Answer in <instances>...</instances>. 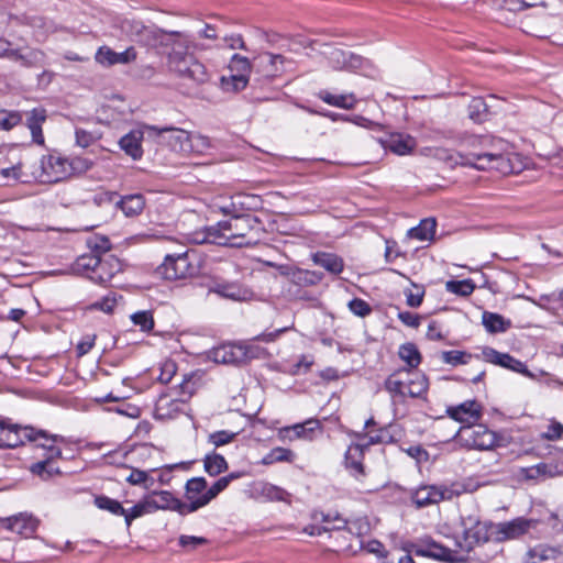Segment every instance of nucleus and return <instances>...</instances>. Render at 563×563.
Wrapping results in <instances>:
<instances>
[{"label":"nucleus","instance_id":"14","mask_svg":"<svg viewBox=\"0 0 563 563\" xmlns=\"http://www.w3.org/2000/svg\"><path fill=\"white\" fill-rule=\"evenodd\" d=\"M68 158L59 154H48L42 157L41 168L43 181L58 183L69 177Z\"/></svg>","mask_w":563,"mask_h":563},{"label":"nucleus","instance_id":"28","mask_svg":"<svg viewBox=\"0 0 563 563\" xmlns=\"http://www.w3.org/2000/svg\"><path fill=\"white\" fill-rule=\"evenodd\" d=\"M136 59V52L134 47H129L124 52L117 53L108 46L100 47L96 53L97 63L103 66H111L115 64H129Z\"/></svg>","mask_w":563,"mask_h":563},{"label":"nucleus","instance_id":"11","mask_svg":"<svg viewBox=\"0 0 563 563\" xmlns=\"http://www.w3.org/2000/svg\"><path fill=\"white\" fill-rule=\"evenodd\" d=\"M99 202L114 203L115 208L120 209L125 217L133 218L139 216L145 207V198L141 194H132L123 197L114 191H107L97 198Z\"/></svg>","mask_w":563,"mask_h":563},{"label":"nucleus","instance_id":"56","mask_svg":"<svg viewBox=\"0 0 563 563\" xmlns=\"http://www.w3.org/2000/svg\"><path fill=\"white\" fill-rule=\"evenodd\" d=\"M22 113L20 111L0 110V130L10 131L22 122Z\"/></svg>","mask_w":563,"mask_h":563},{"label":"nucleus","instance_id":"10","mask_svg":"<svg viewBox=\"0 0 563 563\" xmlns=\"http://www.w3.org/2000/svg\"><path fill=\"white\" fill-rule=\"evenodd\" d=\"M257 198L252 195L235 194L230 197H221L213 202L212 208L225 216L242 217L250 216L247 211L255 208Z\"/></svg>","mask_w":563,"mask_h":563},{"label":"nucleus","instance_id":"43","mask_svg":"<svg viewBox=\"0 0 563 563\" xmlns=\"http://www.w3.org/2000/svg\"><path fill=\"white\" fill-rule=\"evenodd\" d=\"M322 278L323 274L320 272L296 267L290 283L299 287H310L318 285Z\"/></svg>","mask_w":563,"mask_h":563},{"label":"nucleus","instance_id":"42","mask_svg":"<svg viewBox=\"0 0 563 563\" xmlns=\"http://www.w3.org/2000/svg\"><path fill=\"white\" fill-rule=\"evenodd\" d=\"M560 554L561 552L556 548L544 544H538L531 548L527 553L530 563L555 561Z\"/></svg>","mask_w":563,"mask_h":563},{"label":"nucleus","instance_id":"25","mask_svg":"<svg viewBox=\"0 0 563 563\" xmlns=\"http://www.w3.org/2000/svg\"><path fill=\"white\" fill-rule=\"evenodd\" d=\"M364 445L361 443L351 444L344 455V465L350 474L357 481L363 479L366 476L364 460Z\"/></svg>","mask_w":563,"mask_h":563},{"label":"nucleus","instance_id":"27","mask_svg":"<svg viewBox=\"0 0 563 563\" xmlns=\"http://www.w3.org/2000/svg\"><path fill=\"white\" fill-rule=\"evenodd\" d=\"M7 529L25 538L33 536L38 527V520L30 514L21 512L4 520Z\"/></svg>","mask_w":563,"mask_h":563},{"label":"nucleus","instance_id":"61","mask_svg":"<svg viewBox=\"0 0 563 563\" xmlns=\"http://www.w3.org/2000/svg\"><path fill=\"white\" fill-rule=\"evenodd\" d=\"M69 177L75 174H82L89 170L92 166V162L85 157H73L68 159Z\"/></svg>","mask_w":563,"mask_h":563},{"label":"nucleus","instance_id":"37","mask_svg":"<svg viewBox=\"0 0 563 563\" xmlns=\"http://www.w3.org/2000/svg\"><path fill=\"white\" fill-rule=\"evenodd\" d=\"M46 120V110L43 108H35L27 113L26 125L31 131L32 140L38 145L44 144V135L42 124Z\"/></svg>","mask_w":563,"mask_h":563},{"label":"nucleus","instance_id":"23","mask_svg":"<svg viewBox=\"0 0 563 563\" xmlns=\"http://www.w3.org/2000/svg\"><path fill=\"white\" fill-rule=\"evenodd\" d=\"M211 358L222 364H243L247 360V351L242 345L223 344L212 350Z\"/></svg>","mask_w":563,"mask_h":563},{"label":"nucleus","instance_id":"30","mask_svg":"<svg viewBox=\"0 0 563 563\" xmlns=\"http://www.w3.org/2000/svg\"><path fill=\"white\" fill-rule=\"evenodd\" d=\"M407 368H401L390 374L385 383V389L390 394L394 400L404 401L408 396Z\"/></svg>","mask_w":563,"mask_h":563},{"label":"nucleus","instance_id":"63","mask_svg":"<svg viewBox=\"0 0 563 563\" xmlns=\"http://www.w3.org/2000/svg\"><path fill=\"white\" fill-rule=\"evenodd\" d=\"M563 435V424L559 421L552 420L547 430L540 434L542 440L558 441Z\"/></svg>","mask_w":563,"mask_h":563},{"label":"nucleus","instance_id":"20","mask_svg":"<svg viewBox=\"0 0 563 563\" xmlns=\"http://www.w3.org/2000/svg\"><path fill=\"white\" fill-rule=\"evenodd\" d=\"M384 150H388L396 155H408L417 146L416 139L405 133H387L377 139Z\"/></svg>","mask_w":563,"mask_h":563},{"label":"nucleus","instance_id":"48","mask_svg":"<svg viewBox=\"0 0 563 563\" xmlns=\"http://www.w3.org/2000/svg\"><path fill=\"white\" fill-rule=\"evenodd\" d=\"M399 357L412 369L421 363V354L413 343H405L400 345L398 351Z\"/></svg>","mask_w":563,"mask_h":563},{"label":"nucleus","instance_id":"57","mask_svg":"<svg viewBox=\"0 0 563 563\" xmlns=\"http://www.w3.org/2000/svg\"><path fill=\"white\" fill-rule=\"evenodd\" d=\"M472 358V354L464 352V351H443L441 353V360L445 364H450L453 366L460 365V364H467L470 360Z\"/></svg>","mask_w":563,"mask_h":563},{"label":"nucleus","instance_id":"64","mask_svg":"<svg viewBox=\"0 0 563 563\" xmlns=\"http://www.w3.org/2000/svg\"><path fill=\"white\" fill-rule=\"evenodd\" d=\"M347 306L352 313L361 318H364L372 312L371 306L361 298L352 299Z\"/></svg>","mask_w":563,"mask_h":563},{"label":"nucleus","instance_id":"47","mask_svg":"<svg viewBox=\"0 0 563 563\" xmlns=\"http://www.w3.org/2000/svg\"><path fill=\"white\" fill-rule=\"evenodd\" d=\"M203 467L210 476H217L227 471L228 463L221 454L211 453L205 456Z\"/></svg>","mask_w":563,"mask_h":563},{"label":"nucleus","instance_id":"19","mask_svg":"<svg viewBox=\"0 0 563 563\" xmlns=\"http://www.w3.org/2000/svg\"><path fill=\"white\" fill-rule=\"evenodd\" d=\"M11 46L12 44L9 41L3 58L20 63L21 66L27 68L43 66L45 64V54L43 51L27 46L19 48H12Z\"/></svg>","mask_w":563,"mask_h":563},{"label":"nucleus","instance_id":"21","mask_svg":"<svg viewBox=\"0 0 563 563\" xmlns=\"http://www.w3.org/2000/svg\"><path fill=\"white\" fill-rule=\"evenodd\" d=\"M186 402L179 398L169 394H162L156 400L154 408V418L157 420H168L176 418L184 411Z\"/></svg>","mask_w":563,"mask_h":563},{"label":"nucleus","instance_id":"41","mask_svg":"<svg viewBox=\"0 0 563 563\" xmlns=\"http://www.w3.org/2000/svg\"><path fill=\"white\" fill-rule=\"evenodd\" d=\"M482 323L489 333H501L511 327L510 320H506L501 314L484 311Z\"/></svg>","mask_w":563,"mask_h":563},{"label":"nucleus","instance_id":"15","mask_svg":"<svg viewBox=\"0 0 563 563\" xmlns=\"http://www.w3.org/2000/svg\"><path fill=\"white\" fill-rule=\"evenodd\" d=\"M461 437L468 446L477 450H490L496 444L495 433L483 424L463 427Z\"/></svg>","mask_w":563,"mask_h":563},{"label":"nucleus","instance_id":"1","mask_svg":"<svg viewBox=\"0 0 563 563\" xmlns=\"http://www.w3.org/2000/svg\"><path fill=\"white\" fill-rule=\"evenodd\" d=\"M470 147L459 154L462 166L479 170H496L503 175L514 174L519 168L514 164L509 153L504 152V142L492 136H471L466 141Z\"/></svg>","mask_w":563,"mask_h":563},{"label":"nucleus","instance_id":"59","mask_svg":"<svg viewBox=\"0 0 563 563\" xmlns=\"http://www.w3.org/2000/svg\"><path fill=\"white\" fill-rule=\"evenodd\" d=\"M126 482L131 485H141L146 489L151 488L154 484L153 477H151L147 472L137 468L131 471L130 475L126 477Z\"/></svg>","mask_w":563,"mask_h":563},{"label":"nucleus","instance_id":"32","mask_svg":"<svg viewBox=\"0 0 563 563\" xmlns=\"http://www.w3.org/2000/svg\"><path fill=\"white\" fill-rule=\"evenodd\" d=\"M145 133L148 134L144 125L141 130H132L123 135L119 141L121 150L133 159H140L143 155L142 140Z\"/></svg>","mask_w":563,"mask_h":563},{"label":"nucleus","instance_id":"34","mask_svg":"<svg viewBox=\"0 0 563 563\" xmlns=\"http://www.w3.org/2000/svg\"><path fill=\"white\" fill-rule=\"evenodd\" d=\"M559 475L558 465L551 463H539L519 470V476L526 481L541 482Z\"/></svg>","mask_w":563,"mask_h":563},{"label":"nucleus","instance_id":"16","mask_svg":"<svg viewBox=\"0 0 563 563\" xmlns=\"http://www.w3.org/2000/svg\"><path fill=\"white\" fill-rule=\"evenodd\" d=\"M145 130L148 135L162 136L173 151L186 154L190 132L173 126L157 128L147 124Z\"/></svg>","mask_w":563,"mask_h":563},{"label":"nucleus","instance_id":"62","mask_svg":"<svg viewBox=\"0 0 563 563\" xmlns=\"http://www.w3.org/2000/svg\"><path fill=\"white\" fill-rule=\"evenodd\" d=\"M238 433L230 432L227 430L216 431L213 433L209 434V442L213 444L214 446H222L225 445L234 440Z\"/></svg>","mask_w":563,"mask_h":563},{"label":"nucleus","instance_id":"7","mask_svg":"<svg viewBox=\"0 0 563 563\" xmlns=\"http://www.w3.org/2000/svg\"><path fill=\"white\" fill-rule=\"evenodd\" d=\"M87 246L89 252L76 258L71 265V271L91 280V275L99 263L100 255H104L111 250V242L107 236L96 235L87 240Z\"/></svg>","mask_w":563,"mask_h":563},{"label":"nucleus","instance_id":"2","mask_svg":"<svg viewBox=\"0 0 563 563\" xmlns=\"http://www.w3.org/2000/svg\"><path fill=\"white\" fill-rule=\"evenodd\" d=\"M260 223L253 216L231 217L228 220L219 221L202 232H198L191 239L192 243H211L221 246L243 247L254 242L249 239L251 231Z\"/></svg>","mask_w":563,"mask_h":563},{"label":"nucleus","instance_id":"29","mask_svg":"<svg viewBox=\"0 0 563 563\" xmlns=\"http://www.w3.org/2000/svg\"><path fill=\"white\" fill-rule=\"evenodd\" d=\"M320 428V422L317 419H308L302 423H297L291 427H285L279 430V437L283 440L294 441L297 439L311 440L312 432Z\"/></svg>","mask_w":563,"mask_h":563},{"label":"nucleus","instance_id":"6","mask_svg":"<svg viewBox=\"0 0 563 563\" xmlns=\"http://www.w3.org/2000/svg\"><path fill=\"white\" fill-rule=\"evenodd\" d=\"M195 252L183 250L181 253H168L158 267V274L167 280H178L192 277L197 274V267L192 263Z\"/></svg>","mask_w":563,"mask_h":563},{"label":"nucleus","instance_id":"8","mask_svg":"<svg viewBox=\"0 0 563 563\" xmlns=\"http://www.w3.org/2000/svg\"><path fill=\"white\" fill-rule=\"evenodd\" d=\"M22 431L23 445L29 442L34 444L35 448L43 449L44 455H49L51 457L62 456V450L56 445V443L64 441L62 435L51 434L46 430L29 424L24 426Z\"/></svg>","mask_w":563,"mask_h":563},{"label":"nucleus","instance_id":"33","mask_svg":"<svg viewBox=\"0 0 563 563\" xmlns=\"http://www.w3.org/2000/svg\"><path fill=\"white\" fill-rule=\"evenodd\" d=\"M329 63L334 69L354 70L362 66L363 59L352 52L335 48L329 55Z\"/></svg>","mask_w":563,"mask_h":563},{"label":"nucleus","instance_id":"58","mask_svg":"<svg viewBox=\"0 0 563 563\" xmlns=\"http://www.w3.org/2000/svg\"><path fill=\"white\" fill-rule=\"evenodd\" d=\"M132 322L140 327V329L144 332H150L154 328V318L153 313L148 310H142L133 313L131 316Z\"/></svg>","mask_w":563,"mask_h":563},{"label":"nucleus","instance_id":"26","mask_svg":"<svg viewBox=\"0 0 563 563\" xmlns=\"http://www.w3.org/2000/svg\"><path fill=\"white\" fill-rule=\"evenodd\" d=\"M146 498L151 504V509L153 512H155L156 510H173L177 511L180 515H185L184 501L176 498L168 490L154 492L151 496Z\"/></svg>","mask_w":563,"mask_h":563},{"label":"nucleus","instance_id":"24","mask_svg":"<svg viewBox=\"0 0 563 563\" xmlns=\"http://www.w3.org/2000/svg\"><path fill=\"white\" fill-rule=\"evenodd\" d=\"M483 355L485 360L492 364L499 365L501 367L508 368L516 373L523 374L526 376H531V373L529 372L527 365L508 353H501L492 347H486L483 351Z\"/></svg>","mask_w":563,"mask_h":563},{"label":"nucleus","instance_id":"31","mask_svg":"<svg viewBox=\"0 0 563 563\" xmlns=\"http://www.w3.org/2000/svg\"><path fill=\"white\" fill-rule=\"evenodd\" d=\"M446 412L453 420L468 424L476 422L481 417L479 406L474 400L449 407Z\"/></svg>","mask_w":563,"mask_h":563},{"label":"nucleus","instance_id":"44","mask_svg":"<svg viewBox=\"0 0 563 563\" xmlns=\"http://www.w3.org/2000/svg\"><path fill=\"white\" fill-rule=\"evenodd\" d=\"M435 229V220L433 218H426L417 227L408 231V236L418 241H427L433 238Z\"/></svg>","mask_w":563,"mask_h":563},{"label":"nucleus","instance_id":"3","mask_svg":"<svg viewBox=\"0 0 563 563\" xmlns=\"http://www.w3.org/2000/svg\"><path fill=\"white\" fill-rule=\"evenodd\" d=\"M190 45L191 42L186 34L173 32V40L168 46V66L184 84L197 86L208 81L209 76L205 65L188 53Z\"/></svg>","mask_w":563,"mask_h":563},{"label":"nucleus","instance_id":"45","mask_svg":"<svg viewBox=\"0 0 563 563\" xmlns=\"http://www.w3.org/2000/svg\"><path fill=\"white\" fill-rule=\"evenodd\" d=\"M57 457H51L49 455H44L42 461L33 463L30 466V472L43 479H47L52 477L54 474H58L59 470L55 466V460Z\"/></svg>","mask_w":563,"mask_h":563},{"label":"nucleus","instance_id":"52","mask_svg":"<svg viewBox=\"0 0 563 563\" xmlns=\"http://www.w3.org/2000/svg\"><path fill=\"white\" fill-rule=\"evenodd\" d=\"M445 289L451 294L467 297L474 291L475 285L471 279L449 280L445 284Z\"/></svg>","mask_w":563,"mask_h":563},{"label":"nucleus","instance_id":"35","mask_svg":"<svg viewBox=\"0 0 563 563\" xmlns=\"http://www.w3.org/2000/svg\"><path fill=\"white\" fill-rule=\"evenodd\" d=\"M256 60L267 77H275L286 70L287 60L283 55L266 52L260 54Z\"/></svg>","mask_w":563,"mask_h":563},{"label":"nucleus","instance_id":"51","mask_svg":"<svg viewBox=\"0 0 563 563\" xmlns=\"http://www.w3.org/2000/svg\"><path fill=\"white\" fill-rule=\"evenodd\" d=\"M488 115V106L481 97L473 98L468 104V117L477 123L484 122Z\"/></svg>","mask_w":563,"mask_h":563},{"label":"nucleus","instance_id":"36","mask_svg":"<svg viewBox=\"0 0 563 563\" xmlns=\"http://www.w3.org/2000/svg\"><path fill=\"white\" fill-rule=\"evenodd\" d=\"M210 291L235 301H243L251 297V291L238 283H217Z\"/></svg>","mask_w":563,"mask_h":563},{"label":"nucleus","instance_id":"12","mask_svg":"<svg viewBox=\"0 0 563 563\" xmlns=\"http://www.w3.org/2000/svg\"><path fill=\"white\" fill-rule=\"evenodd\" d=\"M537 521L525 517H518L510 521L495 523L492 527L495 532V542H505L508 540L519 539L534 528Z\"/></svg>","mask_w":563,"mask_h":563},{"label":"nucleus","instance_id":"38","mask_svg":"<svg viewBox=\"0 0 563 563\" xmlns=\"http://www.w3.org/2000/svg\"><path fill=\"white\" fill-rule=\"evenodd\" d=\"M21 424H5L0 422V448H15L23 445V433Z\"/></svg>","mask_w":563,"mask_h":563},{"label":"nucleus","instance_id":"5","mask_svg":"<svg viewBox=\"0 0 563 563\" xmlns=\"http://www.w3.org/2000/svg\"><path fill=\"white\" fill-rule=\"evenodd\" d=\"M461 526L463 528L462 541H456V547L462 551L470 552L476 545L494 541V522L481 521L475 515L461 516Z\"/></svg>","mask_w":563,"mask_h":563},{"label":"nucleus","instance_id":"53","mask_svg":"<svg viewBox=\"0 0 563 563\" xmlns=\"http://www.w3.org/2000/svg\"><path fill=\"white\" fill-rule=\"evenodd\" d=\"M95 505L99 509L109 511L110 514L115 515V516H123V514H125V509L122 507V505L118 500L112 499L104 495L97 496L95 498Z\"/></svg>","mask_w":563,"mask_h":563},{"label":"nucleus","instance_id":"13","mask_svg":"<svg viewBox=\"0 0 563 563\" xmlns=\"http://www.w3.org/2000/svg\"><path fill=\"white\" fill-rule=\"evenodd\" d=\"M415 554L422 558H431L441 562L462 563L464 559L459 556L455 551L438 543L431 538L420 540L415 549Z\"/></svg>","mask_w":563,"mask_h":563},{"label":"nucleus","instance_id":"60","mask_svg":"<svg viewBox=\"0 0 563 563\" xmlns=\"http://www.w3.org/2000/svg\"><path fill=\"white\" fill-rule=\"evenodd\" d=\"M196 391V384L192 382L191 376H184L183 382L179 384L176 395L187 402Z\"/></svg>","mask_w":563,"mask_h":563},{"label":"nucleus","instance_id":"17","mask_svg":"<svg viewBox=\"0 0 563 563\" xmlns=\"http://www.w3.org/2000/svg\"><path fill=\"white\" fill-rule=\"evenodd\" d=\"M207 481L205 477H192L185 485V497L188 503H184L185 515L195 512L207 506L209 503H202L207 496Z\"/></svg>","mask_w":563,"mask_h":563},{"label":"nucleus","instance_id":"50","mask_svg":"<svg viewBox=\"0 0 563 563\" xmlns=\"http://www.w3.org/2000/svg\"><path fill=\"white\" fill-rule=\"evenodd\" d=\"M210 146L211 143L208 136L199 133H190L186 154H203Z\"/></svg>","mask_w":563,"mask_h":563},{"label":"nucleus","instance_id":"4","mask_svg":"<svg viewBox=\"0 0 563 563\" xmlns=\"http://www.w3.org/2000/svg\"><path fill=\"white\" fill-rule=\"evenodd\" d=\"M119 27L130 41L147 47H168L173 40V32H166L155 25H145L135 19L122 20Z\"/></svg>","mask_w":563,"mask_h":563},{"label":"nucleus","instance_id":"18","mask_svg":"<svg viewBox=\"0 0 563 563\" xmlns=\"http://www.w3.org/2000/svg\"><path fill=\"white\" fill-rule=\"evenodd\" d=\"M455 495H459V490L446 486H422L415 492L412 499L418 507H426L445 499H452Z\"/></svg>","mask_w":563,"mask_h":563},{"label":"nucleus","instance_id":"40","mask_svg":"<svg viewBox=\"0 0 563 563\" xmlns=\"http://www.w3.org/2000/svg\"><path fill=\"white\" fill-rule=\"evenodd\" d=\"M312 262L335 275L342 273L344 268L343 260L333 253L317 252L312 255Z\"/></svg>","mask_w":563,"mask_h":563},{"label":"nucleus","instance_id":"22","mask_svg":"<svg viewBox=\"0 0 563 563\" xmlns=\"http://www.w3.org/2000/svg\"><path fill=\"white\" fill-rule=\"evenodd\" d=\"M121 271L122 264L120 260L107 252L104 255H100L99 263L91 275V280L103 285L109 283Z\"/></svg>","mask_w":563,"mask_h":563},{"label":"nucleus","instance_id":"39","mask_svg":"<svg viewBox=\"0 0 563 563\" xmlns=\"http://www.w3.org/2000/svg\"><path fill=\"white\" fill-rule=\"evenodd\" d=\"M408 397L420 398L427 394L429 382L424 374L407 369Z\"/></svg>","mask_w":563,"mask_h":563},{"label":"nucleus","instance_id":"54","mask_svg":"<svg viewBox=\"0 0 563 563\" xmlns=\"http://www.w3.org/2000/svg\"><path fill=\"white\" fill-rule=\"evenodd\" d=\"M260 493L272 501H287L289 498V494L285 489L269 483L262 484Z\"/></svg>","mask_w":563,"mask_h":563},{"label":"nucleus","instance_id":"49","mask_svg":"<svg viewBox=\"0 0 563 563\" xmlns=\"http://www.w3.org/2000/svg\"><path fill=\"white\" fill-rule=\"evenodd\" d=\"M295 454L291 450L277 446L272 449L261 461L263 465H272L278 462H292Z\"/></svg>","mask_w":563,"mask_h":563},{"label":"nucleus","instance_id":"55","mask_svg":"<svg viewBox=\"0 0 563 563\" xmlns=\"http://www.w3.org/2000/svg\"><path fill=\"white\" fill-rule=\"evenodd\" d=\"M151 504L147 498H144L142 501L137 503L129 510L125 509V514H123L126 526H131L132 521L139 517H142L146 514H152Z\"/></svg>","mask_w":563,"mask_h":563},{"label":"nucleus","instance_id":"46","mask_svg":"<svg viewBox=\"0 0 563 563\" xmlns=\"http://www.w3.org/2000/svg\"><path fill=\"white\" fill-rule=\"evenodd\" d=\"M319 98L330 106L342 109H353L356 103V98L352 93L332 95L328 91H321Z\"/></svg>","mask_w":563,"mask_h":563},{"label":"nucleus","instance_id":"9","mask_svg":"<svg viewBox=\"0 0 563 563\" xmlns=\"http://www.w3.org/2000/svg\"><path fill=\"white\" fill-rule=\"evenodd\" d=\"M229 77H222V87L227 91H241L249 84V76L252 70L251 62L247 57L234 54L229 63Z\"/></svg>","mask_w":563,"mask_h":563}]
</instances>
